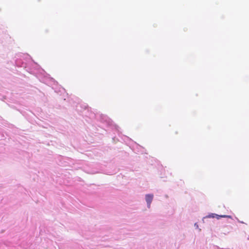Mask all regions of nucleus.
I'll return each mask as SVG.
<instances>
[{"label":"nucleus","mask_w":249,"mask_h":249,"mask_svg":"<svg viewBox=\"0 0 249 249\" xmlns=\"http://www.w3.org/2000/svg\"><path fill=\"white\" fill-rule=\"evenodd\" d=\"M153 195H146L145 196V199L148 205V207H150V204L153 200Z\"/></svg>","instance_id":"f03ea898"},{"label":"nucleus","mask_w":249,"mask_h":249,"mask_svg":"<svg viewBox=\"0 0 249 249\" xmlns=\"http://www.w3.org/2000/svg\"><path fill=\"white\" fill-rule=\"evenodd\" d=\"M209 218H216L217 219H219L221 217H228L230 218H231V216L230 215H218L214 213H212L211 214H209L208 216Z\"/></svg>","instance_id":"f257e3e1"}]
</instances>
